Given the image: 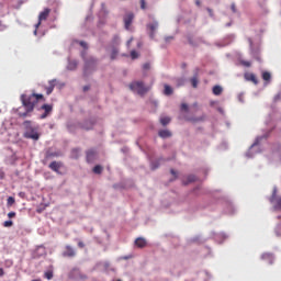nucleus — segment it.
<instances>
[{"label":"nucleus","instance_id":"obj_1","mask_svg":"<svg viewBox=\"0 0 281 281\" xmlns=\"http://www.w3.org/2000/svg\"><path fill=\"white\" fill-rule=\"evenodd\" d=\"M21 99H22V103L25 106L26 111L24 113L19 112L20 117L29 116L30 113L33 112L38 100L45 101V97H43V94H37V93H33L31 95L22 94Z\"/></svg>","mask_w":281,"mask_h":281},{"label":"nucleus","instance_id":"obj_2","mask_svg":"<svg viewBox=\"0 0 281 281\" xmlns=\"http://www.w3.org/2000/svg\"><path fill=\"white\" fill-rule=\"evenodd\" d=\"M23 125L25 127L24 137L26 139H33V140L40 139V135L37 133V127H32L31 121H24Z\"/></svg>","mask_w":281,"mask_h":281},{"label":"nucleus","instance_id":"obj_3","mask_svg":"<svg viewBox=\"0 0 281 281\" xmlns=\"http://www.w3.org/2000/svg\"><path fill=\"white\" fill-rule=\"evenodd\" d=\"M128 88L138 95H145V93H148L150 89L149 87H146L143 81H133L128 85Z\"/></svg>","mask_w":281,"mask_h":281},{"label":"nucleus","instance_id":"obj_4","mask_svg":"<svg viewBox=\"0 0 281 281\" xmlns=\"http://www.w3.org/2000/svg\"><path fill=\"white\" fill-rule=\"evenodd\" d=\"M50 13H52V9H49V8H45L42 12H40L38 22L36 23L35 31H34L35 35L37 34V30H38L41 23H43L44 21H47Z\"/></svg>","mask_w":281,"mask_h":281},{"label":"nucleus","instance_id":"obj_5","mask_svg":"<svg viewBox=\"0 0 281 281\" xmlns=\"http://www.w3.org/2000/svg\"><path fill=\"white\" fill-rule=\"evenodd\" d=\"M42 110H44V113L41 115L40 119L45 120L54 111V106L52 104H44V105H42Z\"/></svg>","mask_w":281,"mask_h":281},{"label":"nucleus","instance_id":"obj_6","mask_svg":"<svg viewBox=\"0 0 281 281\" xmlns=\"http://www.w3.org/2000/svg\"><path fill=\"white\" fill-rule=\"evenodd\" d=\"M135 19V15L134 13L130 12L127 13L125 16H124V26H125V30H130L133 21Z\"/></svg>","mask_w":281,"mask_h":281},{"label":"nucleus","instance_id":"obj_7","mask_svg":"<svg viewBox=\"0 0 281 281\" xmlns=\"http://www.w3.org/2000/svg\"><path fill=\"white\" fill-rule=\"evenodd\" d=\"M147 30H149L150 38L154 40L156 35V30H158V22L154 21L153 23L147 24Z\"/></svg>","mask_w":281,"mask_h":281},{"label":"nucleus","instance_id":"obj_8","mask_svg":"<svg viewBox=\"0 0 281 281\" xmlns=\"http://www.w3.org/2000/svg\"><path fill=\"white\" fill-rule=\"evenodd\" d=\"M244 78H245L246 81L252 82L255 86L259 85V80H258L257 76L254 72H246L244 75Z\"/></svg>","mask_w":281,"mask_h":281},{"label":"nucleus","instance_id":"obj_9","mask_svg":"<svg viewBox=\"0 0 281 281\" xmlns=\"http://www.w3.org/2000/svg\"><path fill=\"white\" fill-rule=\"evenodd\" d=\"M63 257L65 258H74L76 257V251L71 246H66L65 251L63 252Z\"/></svg>","mask_w":281,"mask_h":281},{"label":"nucleus","instance_id":"obj_10","mask_svg":"<svg viewBox=\"0 0 281 281\" xmlns=\"http://www.w3.org/2000/svg\"><path fill=\"white\" fill-rule=\"evenodd\" d=\"M56 79L49 80L48 82V87H45V91L47 95H52V93L54 92V89L56 88Z\"/></svg>","mask_w":281,"mask_h":281},{"label":"nucleus","instance_id":"obj_11","mask_svg":"<svg viewBox=\"0 0 281 281\" xmlns=\"http://www.w3.org/2000/svg\"><path fill=\"white\" fill-rule=\"evenodd\" d=\"M63 167L61 162L58 161H52L49 164V169H52L53 171H55L56 173H59L60 168Z\"/></svg>","mask_w":281,"mask_h":281},{"label":"nucleus","instance_id":"obj_12","mask_svg":"<svg viewBox=\"0 0 281 281\" xmlns=\"http://www.w3.org/2000/svg\"><path fill=\"white\" fill-rule=\"evenodd\" d=\"M261 260L266 261L268 265H273L274 257L271 254H263L261 255Z\"/></svg>","mask_w":281,"mask_h":281},{"label":"nucleus","instance_id":"obj_13","mask_svg":"<svg viewBox=\"0 0 281 281\" xmlns=\"http://www.w3.org/2000/svg\"><path fill=\"white\" fill-rule=\"evenodd\" d=\"M172 136V133L169 130H160L159 131V137L160 138H170Z\"/></svg>","mask_w":281,"mask_h":281},{"label":"nucleus","instance_id":"obj_14","mask_svg":"<svg viewBox=\"0 0 281 281\" xmlns=\"http://www.w3.org/2000/svg\"><path fill=\"white\" fill-rule=\"evenodd\" d=\"M93 125H94L93 121H86L85 123H82L81 128L86 131H90L93 128Z\"/></svg>","mask_w":281,"mask_h":281},{"label":"nucleus","instance_id":"obj_15","mask_svg":"<svg viewBox=\"0 0 281 281\" xmlns=\"http://www.w3.org/2000/svg\"><path fill=\"white\" fill-rule=\"evenodd\" d=\"M146 245H147L146 239H144V238L135 239V246H137L138 248H144V247H146Z\"/></svg>","mask_w":281,"mask_h":281},{"label":"nucleus","instance_id":"obj_16","mask_svg":"<svg viewBox=\"0 0 281 281\" xmlns=\"http://www.w3.org/2000/svg\"><path fill=\"white\" fill-rule=\"evenodd\" d=\"M95 150L94 149H90L87 151V159L88 161H93L94 157H95Z\"/></svg>","mask_w":281,"mask_h":281},{"label":"nucleus","instance_id":"obj_17","mask_svg":"<svg viewBox=\"0 0 281 281\" xmlns=\"http://www.w3.org/2000/svg\"><path fill=\"white\" fill-rule=\"evenodd\" d=\"M223 93V88L221 86L213 87V95H221Z\"/></svg>","mask_w":281,"mask_h":281},{"label":"nucleus","instance_id":"obj_18","mask_svg":"<svg viewBox=\"0 0 281 281\" xmlns=\"http://www.w3.org/2000/svg\"><path fill=\"white\" fill-rule=\"evenodd\" d=\"M262 80L269 82L271 80V74L269 71L262 72Z\"/></svg>","mask_w":281,"mask_h":281},{"label":"nucleus","instance_id":"obj_19","mask_svg":"<svg viewBox=\"0 0 281 281\" xmlns=\"http://www.w3.org/2000/svg\"><path fill=\"white\" fill-rule=\"evenodd\" d=\"M15 204V199L14 196H9V199H7V206L11 207Z\"/></svg>","mask_w":281,"mask_h":281},{"label":"nucleus","instance_id":"obj_20","mask_svg":"<svg viewBox=\"0 0 281 281\" xmlns=\"http://www.w3.org/2000/svg\"><path fill=\"white\" fill-rule=\"evenodd\" d=\"M187 182H184V184H189V183H192V182H195L196 181V177L194 175H190L188 176L187 178Z\"/></svg>","mask_w":281,"mask_h":281},{"label":"nucleus","instance_id":"obj_21","mask_svg":"<svg viewBox=\"0 0 281 281\" xmlns=\"http://www.w3.org/2000/svg\"><path fill=\"white\" fill-rule=\"evenodd\" d=\"M78 66V63L77 61H69L68 64V69L69 70H75Z\"/></svg>","mask_w":281,"mask_h":281},{"label":"nucleus","instance_id":"obj_22","mask_svg":"<svg viewBox=\"0 0 281 281\" xmlns=\"http://www.w3.org/2000/svg\"><path fill=\"white\" fill-rule=\"evenodd\" d=\"M172 88L168 85H165V95H171Z\"/></svg>","mask_w":281,"mask_h":281},{"label":"nucleus","instance_id":"obj_23","mask_svg":"<svg viewBox=\"0 0 281 281\" xmlns=\"http://www.w3.org/2000/svg\"><path fill=\"white\" fill-rule=\"evenodd\" d=\"M170 121L171 120L169 117H167V116L160 119V123H161L162 126L168 125L170 123Z\"/></svg>","mask_w":281,"mask_h":281},{"label":"nucleus","instance_id":"obj_24","mask_svg":"<svg viewBox=\"0 0 281 281\" xmlns=\"http://www.w3.org/2000/svg\"><path fill=\"white\" fill-rule=\"evenodd\" d=\"M44 277H45L46 280H53L54 272L53 271H46Z\"/></svg>","mask_w":281,"mask_h":281},{"label":"nucleus","instance_id":"obj_25","mask_svg":"<svg viewBox=\"0 0 281 281\" xmlns=\"http://www.w3.org/2000/svg\"><path fill=\"white\" fill-rule=\"evenodd\" d=\"M198 83H199V80L196 77L191 78V85H192L193 89L198 88Z\"/></svg>","mask_w":281,"mask_h":281},{"label":"nucleus","instance_id":"obj_26","mask_svg":"<svg viewBox=\"0 0 281 281\" xmlns=\"http://www.w3.org/2000/svg\"><path fill=\"white\" fill-rule=\"evenodd\" d=\"M277 198V189H273L271 196L269 198V202L273 203Z\"/></svg>","mask_w":281,"mask_h":281},{"label":"nucleus","instance_id":"obj_27","mask_svg":"<svg viewBox=\"0 0 281 281\" xmlns=\"http://www.w3.org/2000/svg\"><path fill=\"white\" fill-rule=\"evenodd\" d=\"M102 170H103V168L100 165H97L93 168V172L97 173V175H100L102 172Z\"/></svg>","mask_w":281,"mask_h":281},{"label":"nucleus","instance_id":"obj_28","mask_svg":"<svg viewBox=\"0 0 281 281\" xmlns=\"http://www.w3.org/2000/svg\"><path fill=\"white\" fill-rule=\"evenodd\" d=\"M274 209L281 211V196L276 200Z\"/></svg>","mask_w":281,"mask_h":281},{"label":"nucleus","instance_id":"obj_29","mask_svg":"<svg viewBox=\"0 0 281 281\" xmlns=\"http://www.w3.org/2000/svg\"><path fill=\"white\" fill-rule=\"evenodd\" d=\"M131 58H132V60H135V59L139 58V54L136 50H132Z\"/></svg>","mask_w":281,"mask_h":281},{"label":"nucleus","instance_id":"obj_30","mask_svg":"<svg viewBox=\"0 0 281 281\" xmlns=\"http://www.w3.org/2000/svg\"><path fill=\"white\" fill-rule=\"evenodd\" d=\"M52 157H58V154L57 153L47 151L46 153V159H52Z\"/></svg>","mask_w":281,"mask_h":281},{"label":"nucleus","instance_id":"obj_31","mask_svg":"<svg viewBox=\"0 0 281 281\" xmlns=\"http://www.w3.org/2000/svg\"><path fill=\"white\" fill-rule=\"evenodd\" d=\"M117 55H119V50H117V49H113V50H112V54H111V59H112V60H115V58L117 57Z\"/></svg>","mask_w":281,"mask_h":281},{"label":"nucleus","instance_id":"obj_32","mask_svg":"<svg viewBox=\"0 0 281 281\" xmlns=\"http://www.w3.org/2000/svg\"><path fill=\"white\" fill-rule=\"evenodd\" d=\"M13 226V222L12 221H4L3 222V227H12Z\"/></svg>","mask_w":281,"mask_h":281},{"label":"nucleus","instance_id":"obj_33","mask_svg":"<svg viewBox=\"0 0 281 281\" xmlns=\"http://www.w3.org/2000/svg\"><path fill=\"white\" fill-rule=\"evenodd\" d=\"M181 111L188 112L189 111V105L183 103L181 104Z\"/></svg>","mask_w":281,"mask_h":281},{"label":"nucleus","instance_id":"obj_34","mask_svg":"<svg viewBox=\"0 0 281 281\" xmlns=\"http://www.w3.org/2000/svg\"><path fill=\"white\" fill-rule=\"evenodd\" d=\"M7 216H9V220H12L16 216L15 212H9V214H7Z\"/></svg>","mask_w":281,"mask_h":281},{"label":"nucleus","instance_id":"obj_35","mask_svg":"<svg viewBox=\"0 0 281 281\" xmlns=\"http://www.w3.org/2000/svg\"><path fill=\"white\" fill-rule=\"evenodd\" d=\"M140 9L146 10V0H140Z\"/></svg>","mask_w":281,"mask_h":281},{"label":"nucleus","instance_id":"obj_36","mask_svg":"<svg viewBox=\"0 0 281 281\" xmlns=\"http://www.w3.org/2000/svg\"><path fill=\"white\" fill-rule=\"evenodd\" d=\"M143 69L144 70H149L150 69V64L149 63L143 64Z\"/></svg>","mask_w":281,"mask_h":281},{"label":"nucleus","instance_id":"obj_37","mask_svg":"<svg viewBox=\"0 0 281 281\" xmlns=\"http://www.w3.org/2000/svg\"><path fill=\"white\" fill-rule=\"evenodd\" d=\"M4 30H7V25L3 24L2 21H0V32H2V31H4Z\"/></svg>","mask_w":281,"mask_h":281},{"label":"nucleus","instance_id":"obj_38","mask_svg":"<svg viewBox=\"0 0 281 281\" xmlns=\"http://www.w3.org/2000/svg\"><path fill=\"white\" fill-rule=\"evenodd\" d=\"M113 44H120V36L115 35L113 37Z\"/></svg>","mask_w":281,"mask_h":281},{"label":"nucleus","instance_id":"obj_39","mask_svg":"<svg viewBox=\"0 0 281 281\" xmlns=\"http://www.w3.org/2000/svg\"><path fill=\"white\" fill-rule=\"evenodd\" d=\"M241 65L249 68L251 67V61H241Z\"/></svg>","mask_w":281,"mask_h":281},{"label":"nucleus","instance_id":"obj_40","mask_svg":"<svg viewBox=\"0 0 281 281\" xmlns=\"http://www.w3.org/2000/svg\"><path fill=\"white\" fill-rule=\"evenodd\" d=\"M231 9H232L233 13H236V5H235V3H232Z\"/></svg>","mask_w":281,"mask_h":281},{"label":"nucleus","instance_id":"obj_41","mask_svg":"<svg viewBox=\"0 0 281 281\" xmlns=\"http://www.w3.org/2000/svg\"><path fill=\"white\" fill-rule=\"evenodd\" d=\"M79 45H81L83 48L88 47V44L86 42H80Z\"/></svg>","mask_w":281,"mask_h":281},{"label":"nucleus","instance_id":"obj_42","mask_svg":"<svg viewBox=\"0 0 281 281\" xmlns=\"http://www.w3.org/2000/svg\"><path fill=\"white\" fill-rule=\"evenodd\" d=\"M4 276V269L0 268V278H2Z\"/></svg>","mask_w":281,"mask_h":281},{"label":"nucleus","instance_id":"obj_43","mask_svg":"<svg viewBox=\"0 0 281 281\" xmlns=\"http://www.w3.org/2000/svg\"><path fill=\"white\" fill-rule=\"evenodd\" d=\"M170 172H171V175L175 177V179L177 178V172L173 170V169H171L170 170Z\"/></svg>","mask_w":281,"mask_h":281},{"label":"nucleus","instance_id":"obj_44","mask_svg":"<svg viewBox=\"0 0 281 281\" xmlns=\"http://www.w3.org/2000/svg\"><path fill=\"white\" fill-rule=\"evenodd\" d=\"M77 246H79V248H85V244L82 241H79V244H77Z\"/></svg>","mask_w":281,"mask_h":281},{"label":"nucleus","instance_id":"obj_45","mask_svg":"<svg viewBox=\"0 0 281 281\" xmlns=\"http://www.w3.org/2000/svg\"><path fill=\"white\" fill-rule=\"evenodd\" d=\"M134 41L133 37H131L128 41H127V46H131L132 42Z\"/></svg>","mask_w":281,"mask_h":281},{"label":"nucleus","instance_id":"obj_46","mask_svg":"<svg viewBox=\"0 0 281 281\" xmlns=\"http://www.w3.org/2000/svg\"><path fill=\"white\" fill-rule=\"evenodd\" d=\"M198 121H204V117L198 119V120H192V122H198Z\"/></svg>","mask_w":281,"mask_h":281},{"label":"nucleus","instance_id":"obj_47","mask_svg":"<svg viewBox=\"0 0 281 281\" xmlns=\"http://www.w3.org/2000/svg\"><path fill=\"white\" fill-rule=\"evenodd\" d=\"M89 89H90L89 86H86V87L83 88L85 91H89Z\"/></svg>","mask_w":281,"mask_h":281},{"label":"nucleus","instance_id":"obj_48","mask_svg":"<svg viewBox=\"0 0 281 281\" xmlns=\"http://www.w3.org/2000/svg\"><path fill=\"white\" fill-rule=\"evenodd\" d=\"M142 45H143L142 43H137V47H142Z\"/></svg>","mask_w":281,"mask_h":281},{"label":"nucleus","instance_id":"obj_49","mask_svg":"<svg viewBox=\"0 0 281 281\" xmlns=\"http://www.w3.org/2000/svg\"><path fill=\"white\" fill-rule=\"evenodd\" d=\"M207 12L212 14V9H207Z\"/></svg>","mask_w":281,"mask_h":281},{"label":"nucleus","instance_id":"obj_50","mask_svg":"<svg viewBox=\"0 0 281 281\" xmlns=\"http://www.w3.org/2000/svg\"><path fill=\"white\" fill-rule=\"evenodd\" d=\"M189 43L193 45V42H192V40H191V38H189Z\"/></svg>","mask_w":281,"mask_h":281},{"label":"nucleus","instance_id":"obj_51","mask_svg":"<svg viewBox=\"0 0 281 281\" xmlns=\"http://www.w3.org/2000/svg\"><path fill=\"white\" fill-rule=\"evenodd\" d=\"M72 153H78V149L72 150Z\"/></svg>","mask_w":281,"mask_h":281},{"label":"nucleus","instance_id":"obj_52","mask_svg":"<svg viewBox=\"0 0 281 281\" xmlns=\"http://www.w3.org/2000/svg\"><path fill=\"white\" fill-rule=\"evenodd\" d=\"M196 4L200 5V1H196Z\"/></svg>","mask_w":281,"mask_h":281},{"label":"nucleus","instance_id":"obj_53","mask_svg":"<svg viewBox=\"0 0 281 281\" xmlns=\"http://www.w3.org/2000/svg\"><path fill=\"white\" fill-rule=\"evenodd\" d=\"M169 40H172V37H169ZM166 41L168 42V38H166Z\"/></svg>","mask_w":281,"mask_h":281},{"label":"nucleus","instance_id":"obj_54","mask_svg":"<svg viewBox=\"0 0 281 281\" xmlns=\"http://www.w3.org/2000/svg\"><path fill=\"white\" fill-rule=\"evenodd\" d=\"M32 281H40V280L35 279V280H32Z\"/></svg>","mask_w":281,"mask_h":281},{"label":"nucleus","instance_id":"obj_55","mask_svg":"<svg viewBox=\"0 0 281 281\" xmlns=\"http://www.w3.org/2000/svg\"><path fill=\"white\" fill-rule=\"evenodd\" d=\"M92 63H95L94 59H92Z\"/></svg>","mask_w":281,"mask_h":281},{"label":"nucleus","instance_id":"obj_56","mask_svg":"<svg viewBox=\"0 0 281 281\" xmlns=\"http://www.w3.org/2000/svg\"><path fill=\"white\" fill-rule=\"evenodd\" d=\"M157 167H153V169H156Z\"/></svg>","mask_w":281,"mask_h":281},{"label":"nucleus","instance_id":"obj_57","mask_svg":"<svg viewBox=\"0 0 281 281\" xmlns=\"http://www.w3.org/2000/svg\"><path fill=\"white\" fill-rule=\"evenodd\" d=\"M116 281H122V280H116Z\"/></svg>","mask_w":281,"mask_h":281}]
</instances>
